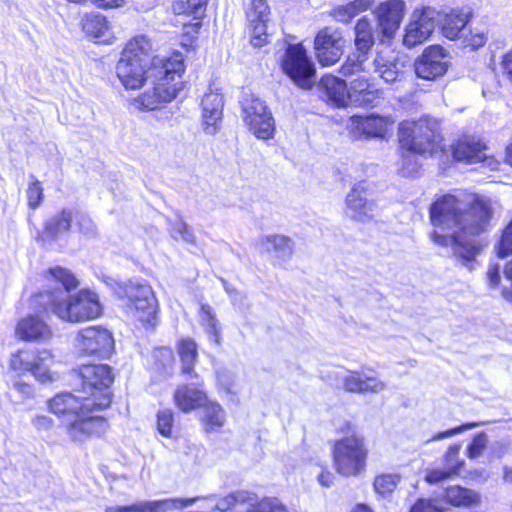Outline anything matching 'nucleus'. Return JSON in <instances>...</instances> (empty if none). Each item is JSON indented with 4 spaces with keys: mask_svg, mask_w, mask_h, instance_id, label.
Wrapping results in <instances>:
<instances>
[{
    "mask_svg": "<svg viewBox=\"0 0 512 512\" xmlns=\"http://www.w3.org/2000/svg\"><path fill=\"white\" fill-rule=\"evenodd\" d=\"M491 216V207L482 198L471 197L470 201L464 202L453 195H444L430 208V220L434 227L431 239L438 245L451 246L456 257L470 262L478 253L475 239L464 238L456 229L470 235L479 234Z\"/></svg>",
    "mask_w": 512,
    "mask_h": 512,
    "instance_id": "f257e3e1",
    "label": "nucleus"
},
{
    "mask_svg": "<svg viewBox=\"0 0 512 512\" xmlns=\"http://www.w3.org/2000/svg\"><path fill=\"white\" fill-rule=\"evenodd\" d=\"M50 288L35 295L34 305L43 306L62 321L81 323L98 318L102 314L99 297L90 290L71 294L79 286L77 278L66 268L56 266L45 273Z\"/></svg>",
    "mask_w": 512,
    "mask_h": 512,
    "instance_id": "f03ea898",
    "label": "nucleus"
},
{
    "mask_svg": "<svg viewBox=\"0 0 512 512\" xmlns=\"http://www.w3.org/2000/svg\"><path fill=\"white\" fill-rule=\"evenodd\" d=\"M50 411L61 419L68 437L75 442H83L91 437L104 434L108 428L106 420L92 415L99 411L94 408L92 398L79 389L74 392L59 393L48 403Z\"/></svg>",
    "mask_w": 512,
    "mask_h": 512,
    "instance_id": "7ed1b4c3",
    "label": "nucleus"
},
{
    "mask_svg": "<svg viewBox=\"0 0 512 512\" xmlns=\"http://www.w3.org/2000/svg\"><path fill=\"white\" fill-rule=\"evenodd\" d=\"M184 71V59L179 52L169 57H153L147 81L152 87L134 98L133 105L138 109L155 110L172 101L183 88Z\"/></svg>",
    "mask_w": 512,
    "mask_h": 512,
    "instance_id": "20e7f679",
    "label": "nucleus"
},
{
    "mask_svg": "<svg viewBox=\"0 0 512 512\" xmlns=\"http://www.w3.org/2000/svg\"><path fill=\"white\" fill-rule=\"evenodd\" d=\"M151 50L150 40L143 35L134 37L126 44L116 66L117 76L125 88L137 89L149 80Z\"/></svg>",
    "mask_w": 512,
    "mask_h": 512,
    "instance_id": "39448f33",
    "label": "nucleus"
},
{
    "mask_svg": "<svg viewBox=\"0 0 512 512\" xmlns=\"http://www.w3.org/2000/svg\"><path fill=\"white\" fill-rule=\"evenodd\" d=\"M398 136L401 146L414 153L432 155L442 148L439 124L432 118L401 122Z\"/></svg>",
    "mask_w": 512,
    "mask_h": 512,
    "instance_id": "423d86ee",
    "label": "nucleus"
},
{
    "mask_svg": "<svg viewBox=\"0 0 512 512\" xmlns=\"http://www.w3.org/2000/svg\"><path fill=\"white\" fill-rule=\"evenodd\" d=\"M81 381L79 390L92 398L94 408L99 411L108 408L111 404L110 387L114 381L112 368L107 364L82 365L73 372Z\"/></svg>",
    "mask_w": 512,
    "mask_h": 512,
    "instance_id": "0eeeda50",
    "label": "nucleus"
},
{
    "mask_svg": "<svg viewBox=\"0 0 512 512\" xmlns=\"http://www.w3.org/2000/svg\"><path fill=\"white\" fill-rule=\"evenodd\" d=\"M333 466L344 477H357L366 470L368 448L362 436L352 434L335 441Z\"/></svg>",
    "mask_w": 512,
    "mask_h": 512,
    "instance_id": "6e6552de",
    "label": "nucleus"
},
{
    "mask_svg": "<svg viewBox=\"0 0 512 512\" xmlns=\"http://www.w3.org/2000/svg\"><path fill=\"white\" fill-rule=\"evenodd\" d=\"M281 67L297 86L303 89L313 86L316 73L315 65L301 43L287 46Z\"/></svg>",
    "mask_w": 512,
    "mask_h": 512,
    "instance_id": "1a4fd4ad",
    "label": "nucleus"
},
{
    "mask_svg": "<svg viewBox=\"0 0 512 512\" xmlns=\"http://www.w3.org/2000/svg\"><path fill=\"white\" fill-rule=\"evenodd\" d=\"M129 299L132 315L142 324L154 326L157 318V301L151 287L138 280H131L124 286Z\"/></svg>",
    "mask_w": 512,
    "mask_h": 512,
    "instance_id": "9d476101",
    "label": "nucleus"
},
{
    "mask_svg": "<svg viewBox=\"0 0 512 512\" xmlns=\"http://www.w3.org/2000/svg\"><path fill=\"white\" fill-rule=\"evenodd\" d=\"M356 52L350 54L341 66L343 76H353L359 72H365L368 63V53L374 44L372 26L368 19L361 18L355 26Z\"/></svg>",
    "mask_w": 512,
    "mask_h": 512,
    "instance_id": "9b49d317",
    "label": "nucleus"
},
{
    "mask_svg": "<svg viewBox=\"0 0 512 512\" xmlns=\"http://www.w3.org/2000/svg\"><path fill=\"white\" fill-rule=\"evenodd\" d=\"M54 356L48 350L38 351L36 354L28 350H20L10 359V367L18 372H30L36 380L42 383L53 381L50 367Z\"/></svg>",
    "mask_w": 512,
    "mask_h": 512,
    "instance_id": "f8f14e48",
    "label": "nucleus"
},
{
    "mask_svg": "<svg viewBox=\"0 0 512 512\" xmlns=\"http://www.w3.org/2000/svg\"><path fill=\"white\" fill-rule=\"evenodd\" d=\"M74 348L79 355L106 358L114 348L112 334L99 326L81 329L74 339Z\"/></svg>",
    "mask_w": 512,
    "mask_h": 512,
    "instance_id": "ddd939ff",
    "label": "nucleus"
},
{
    "mask_svg": "<svg viewBox=\"0 0 512 512\" xmlns=\"http://www.w3.org/2000/svg\"><path fill=\"white\" fill-rule=\"evenodd\" d=\"M439 12L432 7L415 9L405 27L403 44L414 47L427 41L433 33L438 22Z\"/></svg>",
    "mask_w": 512,
    "mask_h": 512,
    "instance_id": "4468645a",
    "label": "nucleus"
},
{
    "mask_svg": "<svg viewBox=\"0 0 512 512\" xmlns=\"http://www.w3.org/2000/svg\"><path fill=\"white\" fill-rule=\"evenodd\" d=\"M366 182L356 183L345 197V215L359 223L373 221L379 214V206L374 199L367 197Z\"/></svg>",
    "mask_w": 512,
    "mask_h": 512,
    "instance_id": "2eb2a0df",
    "label": "nucleus"
},
{
    "mask_svg": "<svg viewBox=\"0 0 512 512\" xmlns=\"http://www.w3.org/2000/svg\"><path fill=\"white\" fill-rule=\"evenodd\" d=\"M405 9L406 4L403 0H387L379 3L374 9L376 33L382 42L395 36L404 18Z\"/></svg>",
    "mask_w": 512,
    "mask_h": 512,
    "instance_id": "dca6fc26",
    "label": "nucleus"
},
{
    "mask_svg": "<svg viewBox=\"0 0 512 512\" xmlns=\"http://www.w3.org/2000/svg\"><path fill=\"white\" fill-rule=\"evenodd\" d=\"M345 40L335 28L321 29L314 40L315 55L322 66H332L339 61L344 52Z\"/></svg>",
    "mask_w": 512,
    "mask_h": 512,
    "instance_id": "f3484780",
    "label": "nucleus"
},
{
    "mask_svg": "<svg viewBox=\"0 0 512 512\" xmlns=\"http://www.w3.org/2000/svg\"><path fill=\"white\" fill-rule=\"evenodd\" d=\"M447 68V55L438 45L426 48L415 62L416 75L425 80H434L444 75Z\"/></svg>",
    "mask_w": 512,
    "mask_h": 512,
    "instance_id": "a211bd4d",
    "label": "nucleus"
},
{
    "mask_svg": "<svg viewBox=\"0 0 512 512\" xmlns=\"http://www.w3.org/2000/svg\"><path fill=\"white\" fill-rule=\"evenodd\" d=\"M369 63H366L365 72H359L350 76L348 93L349 103L357 106H373L380 98L381 92L375 88L369 77Z\"/></svg>",
    "mask_w": 512,
    "mask_h": 512,
    "instance_id": "6ab92c4d",
    "label": "nucleus"
},
{
    "mask_svg": "<svg viewBox=\"0 0 512 512\" xmlns=\"http://www.w3.org/2000/svg\"><path fill=\"white\" fill-rule=\"evenodd\" d=\"M452 150L457 161L468 164L486 162L492 169L496 168V163L487 156L486 144L475 137L465 136L461 138L452 146Z\"/></svg>",
    "mask_w": 512,
    "mask_h": 512,
    "instance_id": "aec40b11",
    "label": "nucleus"
},
{
    "mask_svg": "<svg viewBox=\"0 0 512 512\" xmlns=\"http://www.w3.org/2000/svg\"><path fill=\"white\" fill-rule=\"evenodd\" d=\"M373 71L386 83H394L404 75V62L391 49L377 51L373 61Z\"/></svg>",
    "mask_w": 512,
    "mask_h": 512,
    "instance_id": "412c9836",
    "label": "nucleus"
},
{
    "mask_svg": "<svg viewBox=\"0 0 512 512\" xmlns=\"http://www.w3.org/2000/svg\"><path fill=\"white\" fill-rule=\"evenodd\" d=\"M197 498L165 499L157 501H141L131 505H108L105 512H166L174 508L192 505Z\"/></svg>",
    "mask_w": 512,
    "mask_h": 512,
    "instance_id": "4be33fe9",
    "label": "nucleus"
},
{
    "mask_svg": "<svg viewBox=\"0 0 512 512\" xmlns=\"http://www.w3.org/2000/svg\"><path fill=\"white\" fill-rule=\"evenodd\" d=\"M203 125L204 131L209 135H214L219 130V124L222 119L223 97L217 91H210L203 96Z\"/></svg>",
    "mask_w": 512,
    "mask_h": 512,
    "instance_id": "5701e85b",
    "label": "nucleus"
},
{
    "mask_svg": "<svg viewBox=\"0 0 512 512\" xmlns=\"http://www.w3.org/2000/svg\"><path fill=\"white\" fill-rule=\"evenodd\" d=\"M15 333L24 341H46L52 336L51 328L47 323L34 315H29L19 320Z\"/></svg>",
    "mask_w": 512,
    "mask_h": 512,
    "instance_id": "b1692460",
    "label": "nucleus"
},
{
    "mask_svg": "<svg viewBox=\"0 0 512 512\" xmlns=\"http://www.w3.org/2000/svg\"><path fill=\"white\" fill-rule=\"evenodd\" d=\"M319 87L327 101L333 105L345 107L349 104L348 86L344 80L328 74L321 78Z\"/></svg>",
    "mask_w": 512,
    "mask_h": 512,
    "instance_id": "393cba45",
    "label": "nucleus"
},
{
    "mask_svg": "<svg viewBox=\"0 0 512 512\" xmlns=\"http://www.w3.org/2000/svg\"><path fill=\"white\" fill-rule=\"evenodd\" d=\"M343 387L353 393H380L385 390L386 384L374 376L351 372L345 376Z\"/></svg>",
    "mask_w": 512,
    "mask_h": 512,
    "instance_id": "a878e982",
    "label": "nucleus"
},
{
    "mask_svg": "<svg viewBox=\"0 0 512 512\" xmlns=\"http://www.w3.org/2000/svg\"><path fill=\"white\" fill-rule=\"evenodd\" d=\"M174 401L181 411L187 413L204 406L207 403V395L199 388L182 385L176 389Z\"/></svg>",
    "mask_w": 512,
    "mask_h": 512,
    "instance_id": "bb28decb",
    "label": "nucleus"
},
{
    "mask_svg": "<svg viewBox=\"0 0 512 512\" xmlns=\"http://www.w3.org/2000/svg\"><path fill=\"white\" fill-rule=\"evenodd\" d=\"M198 322L208 337V340L215 345L221 343V325L216 312L208 303L200 302L198 311Z\"/></svg>",
    "mask_w": 512,
    "mask_h": 512,
    "instance_id": "cd10ccee",
    "label": "nucleus"
},
{
    "mask_svg": "<svg viewBox=\"0 0 512 512\" xmlns=\"http://www.w3.org/2000/svg\"><path fill=\"white\" fill-rule=\"evenodd\" d=\"M260 243L263 250L273 253L281 262L289 260L294 253L293 240L284 235H268L263 237Z\"/></svg>",
    "mask_w": 512,
    "mask_h": 512,
    "instance_id": "c85d7f7f",
    "label": "nucleus"
},
{
    "mask_svg": "<svg viewBox=\"0 0 512 512\" xmlns=\"http://www.w3.org/2000/svg\"><path fill=\"white\" fill-rule=\"evenodd\" d=\"M444 499L454 507L463 508L478 506L481 503V495L477 491L459 485L447 487Z\"/></svg>",
    "mask_w": 512,
    "mask_h": 512,
    "instance_id": "c756f323",
    "label": "nucleus"
},
{
    "mask_svg": "<svg viewBox=\"0 0 512 512\" xmlns=\"http://www.w3.org/2000/svg\"><path fill=\"white\" fill-rule=\"evenodd\" d=\"M468 21V13L459 10L452 11L451 13L447 14L443 20V35L450 40L459 38L463 34Z\"/></svg>",
    "mask_w": 512,
    "mask_h": 512,
    "instance_id": "7c9ffc66",
    "label": "nucleus"
},
{
    "mask_svg": "<svg viewBox=\"0 0 512 512\" xmlns=\"http://www.w3.org/2000/svg\"><path fill=\"white\" fill-rule=\"evenodd\" d=\"M178 354L181 360V370L184 374H194V365L197 362V344L191 338L182 339L178 343Z\"/></svg>",
    "mask_w": 512,
    "mask_h": 512,
    "instance_id": "2f4dec72",
    "label": "nucleus"
},
{
    "mask_svg": "<svg viewBox=\"0 0 512 512\" xmlns=\"http://www.w3.org/2000/svg\"><path fill=\"white\" fill-rule=\"evenodd\" d=\"M243 121L247 126L256 127V118L271 115L265 102L257 97L246 98L242 103Z\"/></svg>",
    "mask_w": 512,
    "mask_h": 512,
    "instance_id": "473e14b6",
    "label": "nucleus"
},
{
    "mask_svg": "<svg viewBox=\"0 0 512 512\" xmlns=\"http://www.w3.org/2000/svg\"><path fill=\"white\" fill-rule=\"evenodd\" d=\"M369 7V0H354L353 2L336 7L333 10V16L339 22L348 23L359 13L368 10Z\"/></svg>",
    "mask_w": 512,
    "mask_h": 512,
    "instance_id": "72a5a7b5",
    "label": "nucleus"
},
{
    "mask_svg": "<svg viewBox=\"0 0 512 512\" xmlns=\"http://www.w3.org/2000/svg\"><path fill=\"white\" fill-rule=\"evenodd\" d=\"M72 214L69 210H62L51 217L45 224V233L51 238L67 232L71 227Z\"/></svg>",
    "mask_w": 512,
    "mask_h": 512,
    "instance_id": "f704fd0d",
    "label": "nucleus"
},
{
    "mask_svg": "<svg viewBox=\"0 0 512 512\" xmlns=\"http://www.w3.org/2000/svg\"><path fill=\"white\" fill-rule=\"evenodd\" d=\"M225 411L220 404L216 402H207L204 405L203 420L207 430H216L225 423Z\"/></svg>",
    "mask_w": 512,
    "mask_h": 512,
    "instance_id": "c9c22d12",
    "label": "nucleus"
},
{
    "mask_svg": "<svg viewBox=\"0 0 512 512\" xmlns=\"http://www.w3.org/2000/svg\"><path fill=\"white\" fill-rule=\"evenodd\" d=\"M356 127L367 137H383L387 131L384 119L373 116L358 120Z\"/></svg>",
    "mask_w": 512,
    "mask_h": 512,
    "instance_id": "e433bc0d",
    "label": "nucleus"
},
{
    "mask_svg": "<svg viewBox=\"0 0 512 512\" xmlns=\"http://www.w3.org/2000/svg\"><path fill=\"white\" fill-rule=\"evenodd\" d=\"M83 30L96 39H103L109 31V24L102 15L88 16L83 23Z\"/></svg>",
    "mask_w": 512,
    "mask_h": 512,
    "instance_id": "4c0bfd02",
    "label": "nucleus"
},
{
    "mask_svg": "<svg viewBox=\"0 0 512 512\" xmlns=\"http://www.w3.org/2000/svg\"><path fill=\"white\" fill-rule=\"evenodd\" d=\"M245 13L248 22L268 21L270 7L267 0H248L245 5Z\"/></svg>",
    "mask_w": 512,
    "mask_h": 512,
    "instance_id": "58836bf2",
    "label": "nucleus"
},
{
    "mask_svg": "<svg viewBox=\"0 0 512 512\" xmlns=\"http://www.w3.org/2000/svg\"><path fill=\"white\" fill-rule=\"evenodd\" d=\"M248 128L258 139L268 140L274 136L275 121L272 114L260 116L256 118V127L248 126Z\"/></svg>",
    "mask_w": 512,
    "mask_h": 512,
    "instance_id": "ea45409f",
    "label": "nucleus"
},
{
    "mask_svg": "<svg viewBox=\"0 0 512 512\" xmlns=\"http://www.w3.org/2000/svg\"><path fill=\"white\" fill-rule=\"evenodd\" d=\"M400 481V476L396 473L381 474L375 477L374 489L380 495H388L394 491Z\"/></svg>",
    "mask_w": 512,
    "mask_h": 512,
    "instance_id": "a19ab883",
    "label": "nucleus"
},
{
    "mask_svg": "<svg viewBox=\"0 0 512 512\" xmlns=\"http://www.w3.org/2000/svg\"><path fill=\"white\" fill-rule=\"evenodd\" d=\"M495 251L499 258H505L512 255V220L504 228L502 235L495 246Z\"/></svg>",
    "mask_w": 512,
    "mask_h": 512,
    "instance_id": "79ce46f5",
    "label": "nucleus"
},
{
    "mask_svg": "<svg viewBox=\"0 0 512 512\" xmlns=\"http://www.w3.org/2000/svg\"><path fill=\"white\" fill-rule=\"evenodd\" d=\"M251 30V43L255 47L263 46L268 40L267 21L248 22Z\"/></svg>",
    "mask_w": 512,
    "mask_h": 512,
    "instance_id": "37998d69",
    "label": "nucleus"
},
{
    "mask_svg": "<svg viewBox=\"0 0 512 512\" xmlns=\"http://www.w3.org/2000/svg\"><path fill=\"white\" fill-rule=\"evenodd\" d=\"M459 473V463L456 462L451 468L444 469H431L428 470L425 479L430 484H437L445 479L450 478L453 475Z\"/></svg>",
    "mask_w": 512,
    "mask_h": 512,
    "instance_id": "c03bdc74",
    "label": "nucleus"
},
{
    "mask_svg": "<svg viewBox=\"0 0 512 512\" xmlns=\"http://www.w3.org/2000/svg\"><path fill=\"white\" fill-rule=\"evenodd\" d=\"M250 495L255 499L253 505H245V508L241 509L242 512H273L278 503L276 498H263L261 500L254 493Z\"/></svg>",
    "mask_w": 512,
    "mask_h": 512,
    "instance_id": "a18cd8bd",
    "label": "nucleus"
},
{
    "mask_svg": "<svg viewBox=\"0 0 512 512\" xmlns=\"http://www.w3.org/2000/svg\"><path fill=\"white\" fill-rule=\"evenodd\" d=\"M171 236L176 240H183L187 243H194L195 236L188 225L181 219L177 220L171 229Z\"/></svg>",
    "mask_w": 512,
    "mask_h": 512,
    "instance_id": "49530a36",
    "label": "nucleus"
},
{
    "mask_svg": "<svg viewBox=\"0 0 512 512\" xmlns=\"http://www.w3.org/2000/svg\"><path fill=\"white\" fill-rule=\"evenodd\" d=\"M173 425V413L171 410L165 409L158 412L157 428L161 435L169 437L171 435Z\"/></svg>",
    "mask_w": 512,
    "mask_h": 512,
    "instance_id": "de8ad7c7",
    "label": "nucleus"
},
{
    "mask_svg": "<svg viewBox=\"0 0 512 512\" xmlns=\"http://www.w3.org/2000/svg\"><path fill=\"white\" fill-rule=\"evenodd\" d=\"M28 205L31 209H36L43 200V188L39 181L35 180L29 184L27 189Z\"/></svg>",
    "mask_w": 512,
    "mask_h": 512,
    "instance_id": "09e8293b",
    "label": "nucleus"
},
{
    "mask_svg": "<svg viewBox=\"0 0 512 512\" xmlns=\"http://www.w3.org/2000/svg\"><path fill=\"white\" fill-rule=\"evenodd\" d=\"M488 443L487 436L484 433L476 435L467 449V456L469 458H477L485 450Z\"/></svg>",
    "mask_w": 512,
    "mask_h": 512,
    "instance_id": "8fccbe9b",
    "label": "nucleus"
},
{
    "mask_svg": "<svg viewBox=\"0 0 512 512\" xmlns=\"http://www.w3.org/2000/svg\"><path fill=\"white\" fill-rule=\"evenodd\" d=\"M77 227L79 231L88 238H93L97 234V228L88 215L81 214L78 216Z\"/></svg>",
    "mask_w": 512,
    "mask_h": 512,
    "instance_id": "3c124183",
    "label": "nucleus"
},
{
    "mask_svg": "<svg viewBox=\"0 0 512 512\" xmlns=\"http://www.w3.org/2000/svg\"><path fill=\"white\" fill-rule=\"evenodd\" d=\"M477 424L476 423H467V424H463L461 426H458V427H455V428H452V429H448L444 432H439L435 435L432 436L431 439H429L427 442H432V441H438V440H442V439H445V438H449V437H453L457 434H460L468 429H471V428H474L476 427Z\"/></svg>",
    "mask_w": 512,
    "mask_h": 512,
    "instance_id": "603ef678",
    "label": "nucleus"
},
{
    "mask_svg": "<svg viewBox=\"0 0 512 512\" xmlns=\"http://www.w3.org/2000/svg\"><path fill=\"white\" fill-rule=\"evenodd\" d=\"M410 512H443V508L434 501L419 499L410 509Z\"/></svg>",
    "mask_w": 512,
    "mask_h": 512,
    "instance_id": "864d4df0",
    "label": "nucleus"
},
{
    "mask_svg": "<svg viewBox=\"0 0 512 512\" xmlns=\"http://www.w3.org/2000/svg\"><path fill=\"white\" fill-rule=\"evenodd\" d=\"M234 379L235 377L233 373L226 369H222L217 372V382L227 392H232Z\"/></svg>",
    "mask_w": 512,
    "mask_h": 512,
    "instance_id": "5fc2aeb1",
    "label": "nucleus"
},
{
    "mask_svg": "<svg viewBox=\"0 0 512 512\" xmlns=\"http://www.w3.org/2000/svg\"><path fill=\"white\" fill-rule=\"evenodd\" d=\"M460 445H452L445 454V467L451 468L456 462L459 463V470L463 466V461L459 459Z\"/></svg>",
    "mask_w": 512,
    "mask_h": 512,
    "instance_id": "6e6d98bb",
    "label": "nucleus"
},
{
    "mask_svg": "<svg viewBox=\"0 0 512 512\" xmlns=\"http://www.w3.org/2000/svg\"><path fill=\"white\" fill-rule=\"evenodd\" d=\"M487 41V37L483 32H471L470 37H466L465 42L467 46L472 49L482 47Z\"/></svg>",
    "mask_w": 512,
    "mask_h": 512,
    "instance_id": "4d7b16f0",
    "label": "nucleus"
},
{
    "mask_svg": "<svg viewBox=\"0 0 512 512\" xmlns=\"http://www.w3.org/2000/svg\"><path fill=\"white\" fill-rule=\"evenodd\" d=\"M13 389L22 398H31L34 396V388L31 384L18 381L13 385Z\"/></svg>",
    "mask_w": 512,
    "mask_h": 512,
    "instance_id": "13d9d810",
    "label": "nucleus"
},
{
    "mask_svg": "<svg viewBox=\"0 0 512 512\" xmlns=\"http://www.w3.org/2000/svg\"><path fill=\"white\" fill-rule=\"evenodd\" d=\"M501 69L503 74L512 83V50L502 57Z\"/></svg>",
    "mask_w": 512,
    "mask_h": 512,
    "instance_id": "bf43d9fd",
    "label": "nucleus"
},
{
    "mask_svg": "<svg viewBox=\"0 0 512 512\" xmlns=\"http://www.w3.org/2000/svg\"><path fill=\"white\" fill-rule=\"evenodd\" d=\"M487 278L489 281L490 286L494 287L497 286L500 282V269L497 264L490 265L487 270Z\"/></svg>",
    "mask_w": 512,
    "mask_h": 512,
    "instance_id": "052dcab7",
    "label": "nucleus"
},
{
    "mask_svg": "<svg viewBox=\"0 0 512 512\" xmlns=\"http://www.w3.org/2000/svg\"><path fill=\"white\" fill-rule=\"evenodd\" d=\"M187 9L193 14H200L204 11L206 0H187Z\"/></svg>",
    "mask_w": 512,
    "mask_h": 512,
    "instance_id": "680f3d73",
    "label": "nucleus"
},
{
    "mask_svg": "<svg viewBox=\"0 0 512 512\" xmlns=\"http://www.w3.org/2000/svg\"><path fill=\"white\" fill-rule=\"evenodd\" d=\"M334 474L330 471H322L318 477L317 480L319 484L323 487H330L334 483Z\"/></svg>",
    "mask_w": 512,
    "mask_h": 512,
    "instance_id": "e2e57ef3",
    "label": "nucleus"
},
{
    "mask_svg": "<svg viewBox=\"0 0 512 512\" xmlns=\"http://www.w3.org/2000/svg\"><path fill=\"white\" fill-rule=\"evenodd\" d=\"M99 8H112L121 6L125 0H90Z\"/></svg>",
    "mask_w": 512,
    "mask_h": 512,
    "instance_id": "0e129e2a",
    "label": "nucleus"
},
{
    "mask_svg": "<svg viewBox=\"0 0 512 512\" xmlns=\"http://www.w3.org/2000/svg\"><path fill=\"white\" fill-rule=\"evenodd\" d=\"M189 450H190V454L193 455L194 459V463L195 464H200L202 462V459L204 457V449L200 446H193V447H189Z\"/></svg>",
    "mask_w": 512,
    "mask_h": 512,
    "instance_id": "69168bd1",
    "label": "nucleus"
},
{
    "mask_svg": "<svg viewBox=\"0 0 512 512\" xmlns=\"http://www.w3.org/2000/svg\"><path fill=\"white\" fill-rule=\"evenodd\" d=\"M201 27V22L200 21H197L195 22L194 24H191V25H188V26H184V29L186 30V34H190V33H195L197 34L199 29Z\"/></svg>",
    "mask_w": 512,
    "mask_h": 512,
    "instance_id": "338daca9",
    "label": "nucleus"
},
{
    "mask_svg": "<svg viewBox=\"0 0 512 512\" xmlns=\"http://www.w3.org/2000/svg\"><path fill=\"white\" fill-rule=\"evenodd\" d=\"M504 275L512 283V259L504 267Z\"/></svg>",
    "mask_w": 512,
    "mask_h": 512,
    "instance_id": "774afa93",
    "label": "nucleus"
}]
</instances>
